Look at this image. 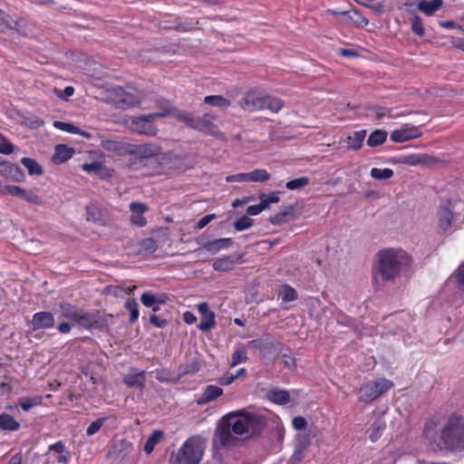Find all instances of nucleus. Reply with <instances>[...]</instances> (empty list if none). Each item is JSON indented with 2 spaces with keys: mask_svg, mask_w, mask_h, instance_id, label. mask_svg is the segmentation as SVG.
Wrapping results in <instances>:
<instances>
[{
  "mask_svg": "<svg viewBox=\"0 0 464 464\" xmlns=\"http://www.w3.org/2000/svg\"><path fill=\"white\" fill-rule=\"evenodd\" d=\"M267 425L266 416L241 409L222 416L216 424L212 436L214 459L223 464L224 458L245 440L259 436Z\"/></svg>",
  "mask_w": 464,
  "mask_h": 464,
  "instance_id": "1",
  "label": "nucleus"
},
{
  "mask_svg": "<svg viewBox=\"0 0 464 464\" xmlns=\"http://www.w3.org/2000/svg\"><path fill=\"white\" fill-rule=\"evenodd\" d=\"M377 257L375 274L384 282L393 281L411 263V256L402 249H382L378 252Z\"/></svg>",
  "mask_w": 464,
  "mask_h": 464,
  "instance_id": "2",
  "label": "nucleus"
},
{
  "mask_svg": "<svg viewBox=\"0 0 464 464\" xmlns=\"http://www.w3.org/2000/svg\"><path fill=\"white\" fill-rule=\"evenodd\" d=\"M61 308L63 316L70 320L73 325L102 332L109 330L107 316L102 315L100 311L84 312L70 304H61Z\"/></svg>",
  "mask_w": 464,
  "mask_h": 464,
  "instance_id": "3",
  "label": "nucleus"
},
{
  "mask_svg": "<svg viewBox=\"0 0 464 464\" xmlns=\"http://www.w3.org/2000/svg\"><path fill=\"white\" fill-rule=\"evenodd\" d=\"M440 449L461 450L464 448V419L452 415L441 430Z\"/></svg>",
  "mask_w": 464,
  "mask_h": 464,
  "instance_id": "4",
  "label": "nucleus"
},
{
  "mask_svg": "<svg viewBox=\"0 0 464 464\" xmlns=\"http://www.w3.org/2000/svg\"><path fill=\"white\" fill-rule=\"evenodd\" d=\"M204 454V447L199 438L187 440L175 455L171 456L173 464H198Z\"/></svg>",
  "mask_w": 464,
  "mask_h": 464,
  "instance_id": "5",
  "label": "nucleus"
},
{
  "mask_svg": "<svg viewBox=\"0 0 464 464\" xmlns=\"http://www.w3.org/2000/svg\"><path fill=\"white\" fill-rule=\"evenodd\" d=\"M392 386V382L386 379L366 382L359 390V401L371 402L385 393Z\"/></svg>",
  "mask_w": 464,
  "mask_h": 464,
  "instance_id": "6",
  "label": "nucleus"
},
{
  "mask_svg": "<svg viewBox=\"0 0 464 464\" xmlns=\"http://www.w3.org/2000/svg\"><path fill=\"white\" fill-rule=\"evenodd\" d=\"M124 150L126 155L134 156L140 162L148 160L160 153V148L154 143L131 144L128 143Z\"/></svg>",
  "mask_w": 464,
  "mask_h": 464,
  "instance_id": "7",
  "label": "nucleus"
},
{
  "mask_svg": "<svg viewBox=\"0 0 464 464\" xmlns=\"http://www.w3.org/2000/svg\"><path fill=\"white\" fill-rule=\"evenodd\" d=\"M155 119V117H149V114L135 117L130 121V129L139 134L155 136L158 131L153 123Z\"/></svg>",
  "mask_w": 464,
  "mask_h": 464,
  "instance_id": "8",
  "label": "nucleus"
},
{
  "mask_svg": "<svg viewBox=\"0 0 464 464\" xmlns=\"http://www.w3.org/2000/svg\"><path fill=\"white\" fill-rule=\"evenodd\" d=\"M133 451V445L126 440H116L112 442L107 456L113 461L124 460Z\"/></svg>",
  "mask_w": 464,
  "mask_h": 464,
  "instance_id": "9",
  "label": "nucleus"
},
{
  "mask_svg": "<svg viewBox=\"0 0 464 464\" xmlns=\"http://www.w3.org/2000/svg\"><path fill=\"white\" fill-rule=\"evenodd\" d=\"M421 131L420 127L411 124H403L401 128L391 132L390 139L396 143H402L411 140L420 138Z\"/></svg>",
  "mask_w": 464,
  "mask_h": 464,
  "instance_id": "10",
  "label": "nucleus"
},
{
  "mask_svg": "<svg viewBox=\"0 0 464 464\" xmlns=\"http://www.w3.org/2000/svg\"><path fill=\"white\" fill-rule=\"evenodd\" d=\"M2 194L11 195L21 199H24L29 203L40 206L43 204V199L41 197L36 195L32 190H25L23 188L15 185H8L5 186L1 188Z\"/></svg>",
  "mask_w": 464,
  "mask_h": 464,
  "instance_id": "11",
  "label": "nucleus"
},
{
  "mask_svg": "<svg viewBox=\"0 0 464 464\" xmlns=\"http://www.w3.org/2000/svg\"><path fill=\"white\" fill-rule=\"evenodd\" d=\"M270 179V174L264 169H256L248 173H237L226 178L227 182H265Z\"/></svg>",
  "mask_w": 464,
  "mask_h": 464,
  "instance_id": "12",
  "label": "nucleus"
},
{
  "mask_svg": "<svg viewBox=\"0 0 464 464\" xmlns=\"http://www.w3.org/2000/svg\"><path fill=\"white\" fill-rule=\"evenodd\" d=\"M248 345L258 350L262 356H266L275 353L279 345L270 334H265L261 338H257L248 342Z\"/></svg>",
  "mask_w": 464,
  "mask_h": 464,
  "instance_id": "13",
  "label": "nucleus"
},
{
  "mask_svg": "<svg viewBox=\"0 0 464 464\" xmlns=\"http://www.w3.org/2000/svg\"><path fill=\"white\" fill-rule=\"evenodd\" d=\"M198 310L201 314L200 323L198 328L202 332H208L216 326L215 313L209 310L208 303L203 302L198 304Z\"/></svg>",
  "mask_w": 464,
  "mask_h": 464,
  "instance_id": "14",
  "label": "nucleus"
},
{
  "mask_svg": "<svg viewBox=\"0 0 464 464\" xmlns=\"http://www.w3.org/2000/svg\"><path fill=\"white\" fill-rule=\"evenodd\" d=\"M54 322L51 312H37L33 315L31 325L33 331L45 330L53 327Z\"/></svg>",
  "mask_w": 464,
  "mask_h": 464,
  "instance_id": "15",
  "label": "nucleus"
},
{
  "mask_svg": "<svg viewBox=\"0 0 464 464\" xmlns=\"http://www.w3.org/2000/svg\"><path fill=\"white\" fill-rule=\"evenodd\" d=\"M263 104V96L255 92H246L240 101V106L250 112L262 110Z\"/></svg>",
  "mask_w": 464,
  "mask_h": 464,
  "instance_id": "16",
  "label": "nucleus"
},
{
  "mask_svg": "<svg viewBox=\"0 0 464 464\" xmlns=\"http://www.w3.org/2000/svg\"><path fill=\"white\" fill-rule=\"evenodd\" d=\"M242 255H231L221 258H218L214 261L212 266L215 271L227 272L234 269L237 264H240Z\"/></svg>",
  "mask_w": 464,
  "mask_h": 464,
  "instance_id": "17",
  "label": "nucleus"
},
{
  "mask_svg": "<svg viewBox=\"0 0 464 464\" xmlns=\"http://www.w3.org/2000/svg\"><path fill=\"white\" fill-rule=\"evenodd\" d=\"M168 297L164 294H153L151 292L143 293L140 296V301L143 305L151 307L154 313L160 310V304L166 303Z\"/></svg>",
  "mask_w": 464,
  "mask_h": 464,
  "instance_id": "18",
  "label": "nucleus"
},
{
  "mask_svg": "<svg viewBox=\"0 0 464 464\" xmlns=\"http://www.w3.org/2000/svg\"><path fill=\"white\" fill-rule=\"evenodd\" d=\"M213 119L209 113L204 114L202 117H198V123L195 126V130L205 134H210L218 136V127L213 123Z\"/></svg>",
  "mask_w": 464,
  "mask_h": 464,
  "instance_id": "19",
  "label": "nucleus"
},
{
  "mask_svg": "<svg viewBox=\"0 0 464 464\" xmlns=\"http://www.w3.org/2000/svg\"><path fill=\"white\" fill-rule=\"evenodd\" d=\"M157 108L160 109V111L149 113V117L164 118L168 116H172L175 118V112H179V110L176 109L171 105V103L164 99L157 100L156 102Z\"/></svg>",
  "mask_w": 464,
  "mask_h": 464,
  "instance_id": "20",
  "label": "nucleus"
},
{
  "mask_svg": "<svg viewBox=\"0 0 464 464\" xmlns=\"http://www.w3.org/2000/svg\"><path fill=\"white\" fill-rule=\"evenodd\" d=\"M231 238H218L202 244V248L208 253L215 255L221 249H227L233 245Z\"/></svg>",
  "mask_w": 464,
  "mask_h": 464,
  "instance_id": "21",
  "label": "nucleus"
},
{
  "mask_svg": "<svg viewBox=\"0 0 464 464\" xmlns=\"http://www.w3.org/2000/svg\"><path fill=\"white\" fill-rule=\"evenodd\" d=\"M223 394V390L216 385H208L198 399V404H206L215 401Z\"/></svg>",
  "mask_w": 464,
  "mask_h": 464,
  "instance_id": "22",
  "label": "nucleus"
},
{
  "mask_svg": "<svg viewBox=\"0 0 464 464\" xmlns=\"http://www.w3.org/2000/svg\"><path fill=\"white\" fill-rule=\"evenodd\" d=\"M74 154V150L72 148L68 147L67 145L59 144L55 146V151L53 156V161L55 164H61Z\"/></svg>",
  "mask_w": 464,
  "mask_h": 464,
  "instance_id": "23",
  "label": "nucleus"
},
{
  "mask_svg": "<svg viewBox=\"0 0 464 464\" xmlns=\"http://www.w3.org/2000/svg\"><path fill=\"white\" fill-rule=\"evenodd\" d=\"M267 399L276 404L285 405L290 401V395L285 390L273 389L267 392Z\"/></svg>",
  "mask_w": 464,
  "mask_h": 464,
  "instance_id": "24",
  "label": "nucleus"
},
{
  "mask_svg": "<svg viewBox=\"0 0 464 464\" xmlns=\"http://www.w3.org/2000/svg\"><path fill=\"white\" fill-rule=\"evenodd\" d=\"M443 5L442 0H431L426 1L421 0L418 4V9L421 13L425 14L428 16L432 15L435 12H437Z\"/></svg>",
  "mask_w": 464,
  "mask_h": 464,
  "instance_id": "25",
  "label": "nucleus"
},
{
  "mask_svg": "<svg viewBox=\"0 0 464 464\" xmlns=\"http://www.w3.org/2000/svg\"><path fill=\"white\" fill-rule=\"evenodd\" d=\"M295 206H285L283 210L269 218V221L274 225H282L287 222L289 217H294Z\"/></svg>",
  "mask_w": 464,
  "mask_h": 464,
  "instance_id": "26",
  "label": "nucleus"
},
{
  "mask_svg": "<svg viewBox=\"0 0 464 464\" xmlns=\"http://www.w3.org/2000/svg\"><path fill=\"white\" fill-rule=\"evenodd\" d=\"M123 383L130 388H141L145 383V372L141 371L124 376Z\"/></svg>",
  "mask_w": 464,
  "mask_h": 464,
  "instance_id": "27",
  "label": "nucleus"
},
{
  "mask_svg": "<svg viewBox=\"0 0 464 464\" xmlns=\"http://www.w3.org/2000/svg\"><path fill=\"white\" fill-rule=\"evenodd\" d=\"M388 133L384 130H376L372 131L367 139V145L374 148L380 146L387 140Z\"/></svg>",
  "mask_w": 464,
  "mask_h": 464,
  "instance_id": "28",
  "label": "nucleus"
},
{
  "mask_svg": "<svg viewBox=\"0 0 464 464\" xmlns=\"http://www.w3.org/2000/svg\"><path fill=\"white\" fill-rule=\"evenodd\" d=\"M164 438V432L160 430H153L144 444L143 450L147 454H150L155 446Z\"/></svg>",
  "mask_w": 464,
  "mask_h": 464,
  "instance_id": "29",
  "label": "nucleus"
},
{
  "mask_svg": "<svg viewBox=\"0 0 464 464\" xmlns=\"http://www.w3.org/2000/svg\"><path fill=\"white\" fill-rule=\"evenodd\" d=\"M20 428L18 421L8 413L0 414V430H17Z\"/></svg>",
  "mask_w": 464,
  "mask_h": 464,
  "instance_id": "30",
  "label": "nucleus"
},
{
  "mask_svg": "<svg viewBox=\"0 0 464 464\" xmlns=\"http://www.w3.org/2000/svg\"><path fill=\"white\" fill-rule=\"evenodd\" d=\"M386 429V422L382 418H378L374 420L370 428V439L372 441L378 440L383 430Z\"/></svg>",
  "mask_w": 464,
  "mask_h": 464,
  "instance_id": "31",
  "label": "nucleus"
},
{
  "mask_svg": "<svg viewBox=\"0 0 464 464\" xmlns=\"http://www.w3.org/2000/svg\"><path fill=\"white\" fill-rule=\"evenodd\" d=\"M263 102L262 110H269L273 112H277L284 106L282 100L268 95L263 96Z\"/></svg>",
  "mask_w": 464,
  "mask_h": 464,
  "instance_id": "32",
  "label": "nucleus"
},
{
  "mask_svg": "<svg viewBox=\"0 0 464 464\" xmlns=\"http://www.w3.org/2000/svg\"><path fill=\"white\" fill-rule=\"evenodd\" d=\"M21 163L26 168L29 175L41 176L44 172L42 166L32 158H23Z\"/></svg>",
  "mask_w": 464,
  "mask_h": 464,
  "instance_id": "33",
  "label": "nucleus"
},
{
  "mask_svg": "<svg viewBox=\"0 0 464 464\" xmlns=\"http://www.w3.org/2000/svg\"><path fill=\"white\" fill-rule=\"evenodd\" d=\"M175 119L180 122L185 123L188 127L195 130L198 117L193 116L191 112L179 111V112H175Z\"/></svg>",
  "mask_w": 464,
  "mask_h": 464,
  "instance_id": "34",
  "label": "nucleus"
},
{
  "mask_svg": "<svg viewBox=\"0 0 464 464\" xmlns=\"http://www.w3.org/2000/svg\"><path fill=\"white\" fill-rule=\"evenodd\" d=\"M365 136H366V130H359V131H354L352 136H349L347 138L349 148H351L354 150H360L362 146Z\"/></svg>",
  "mask_w": 464,
  "mask_h": 464,
  "instance_id": "35",
  "label": "nucleus"
},
{
  "mask_svg": "<svg viewBox=\"0 0 464 464\" xmlns=\"http://www.w3.org/2000/svg\"><path fill=\"white\" fill-rule=\"evenodd\" d=\"M204 102L219 108H227L230 105V102L222 95H208L204 98Z\"/></svg>",
  "mask_w": 464,
  "mask_h": 464,
  "instance_id": "36",
  "label": "nucleus"
},
{
  "mask_svg": "<svg viewBox=\"0 0 464 464\" xmlns=\"http://www.w3.org/2000/svg\"><path fill=\"white\" fill-rule=\"evenodd\" d=\"M124 307L130 312V324H134L140 315L138 302L134 298H129L125 302Z\"/></svg>",
  "mask_w": 464,
  "mask_h": 464,
  "instance_id": "37",
  "label": "nucleus"
},
{
  "mask_svg": "<svg viewBox=\"0 0 464 464\" xmlns=\"http://www.w3.org/2000/svg\"><path fill=\"white\" fill-rule=\"evenodd\" d=\"M452 216V212L448 208H441L439 212V227L447 230L451 225Z\"/></svg>",
  "mask_w": 464,
  "mask_h": 464,
  "instance_id": "38",
  "label": "nucleus"
},
{
  "mask_svg": "<svg viewBox=\"0 0 464 464\" xmlns=\"http://www.w3.org/2000/svg\"><path fill=\"white\" fill-rule=\"evenodd\" d=\"M136 288L135 285L129 287L128 290L123 287L117 285H109L105 288L104 293L109 295H113L114 297H122L124 295H130L131 292Z\"/></svg>",
  "mask_w": 464,
  "mask_h": 464,
  "instance_id": "39",
  "label": "nucleus"
},
{
  "mask_svg": "<svg viewBox=\"0 0 464 464\" xmlns=\"http://www.w3.org/2000/svg\"><path fill=\"white\" fill-rule=\"evenodd\" d=\"M309 184L310 179L308 177H300L286 182L285 188L289 190H300Z\"/></svg>",
  "mask_w": 464,
  "mask_h": 464,
  "instance_id": "40",
  "label": "nucleus"
},
{
  "mask_svg": "<svg viewBox=\"0 0 464 464\" xmlns=\"http://www.w3.org/2000/svg\"><path fill=\"white\" fill-rule=\"evenodd\" d=\"M42 402V398L38 396L34 397H22L19 399L18 404L24 411H28L34 406L39 405Z\"/></svg>",
  "mask_w": 464,
  "mask_h": 464,
  "instance_id": "41",
  "label": "nucleus"
},
{
  "mask_svg": "<svg viewBox=\"0 0 464 464\" xmlns=\"http://www.w3.org/2000/svg\"><path fill=\"white\" fill-rule=\"evenodd\" d=\"M370 175L372 179H378V180L389 179L393 176V170L389 168H385V169L372 168L371 169Z\"/></svg>",
  "mask_w": 464,
  "mask_h": 464,
  "instance_id": "42",
  "label": "nucleus"
},
{
  "mask_svg": "<svg viewBox=\"0 0 464 464\" xmlns=\"http://www.w3.org/2000/svg\"><path fill=\"white\" fill-rule=\"evenodd\" d=\"M279 295L281 296L282 300L285 303L295 301L298 297L297 292L288 285H283L279 293Z\"/></svg>",
  "mask_w": 464,
  "mask_h": 464,
  "instance_id": "43",
  "label": "nucleus"
},
{
  "mask_svg": "<svg viewBox=\"0 0 464 464\" xmlns=\"http://www.w3.org/2000/svg\"><path fill=\"white\" fill-rule=\"evenodd\" d=\"M12 30L16 31L23 36H27L29 34L27 23L22 18L16 20L11 18V31Z\"/></svg>",
  "mask_w": 464,
  "mask_h": 464,
  "instance_id": "44",
  "label": "nucleus"
},
{
  "mask_svg": "<svg viewBox=\"0 0 464 464\" xmlns=\"http://www.w3.org/2000/svg\"><path fill=\"white\" fill-rule=\"evenodd\" d=\"M126 146H128V143L113 141V140H107V141H105V143L103 145V147L106 150L116 151L120 155H126V153L124 152V150H127L125 148Z\"/></svg>",
  "mask_w": 464,
  "mask_h": 464,
  "instance_id": "45",
  "label": "nucleus"
},
{
  "mask_svg": "<svg viewBox=\"0 0 464 464\" xmlns=\"http://www.w3.org/2000/svg\"><path fill=\"white\" fill-rule=\"evenodd\" d=\"M253 224H254V220L252 218H250L248 216L245 215V216H242L240 218H238L234 223V227L237 231H243V230L247 229L250 227H252Z\"/></svg>",
  "mask_w": 464,
  "mask_h": 464,
  "instance_id": "46",
  "label": "nucleus"
},
{
  "mask_svg": "<svg viewBox=\"0 0 464 464\" xmlns=\"http://www.w3.org/2000/svg\"><path fill=\"white\" fill-rule=\"evenodd\" d=\"M53 126L57 130H63V131H65L68 133L80 132V129L77 126L73 125L72 123H69V122L55 121L53 122Z\"/></svg>",
  "mask_w": 464,
  "mask_h": 464,
  "instance_id": "47",
  "label": "nucleus"
},
{
  "mask_svg": "<svg viewBox=\"0 0 464 464\" xmlns=\"http://www.w3.org/2000/svg\"><path fill=\"white\" fill-rule=\"evenodd\" d=\"M411 31L418 36L421 37L424 35V27L422 20L419 15H415L411 21Z\"/></svg>",
  "mask_w": 464,
  "mask_h": 464,
  "instance_id": "48",
  "label": "nucleus"
},
{
  "mask_svg": "<svg viewBox=\"0 0 464 464\" xmlns=\"http://www.w3.org/2000/svg\"><path fill=\"white\" fill-rule=\"evenodd\" d=\"M424 155L412 154L409 156H403L400 159V162L410 166H416L423 162Z\"/></svg>",
  "mask_w": 464,
  "mask_h": 464,
  "instance_id": "49",
  "label": "nucleus"
},
{
  "mask_svg": "<svg viewBox=\"0 0 464 464\" xmlns=\"http://www.w3.org/2000/svg\"><path fill=\"white\" fill-rule=\"evenodd\" d=\"M246 351L245 349H237L232 353L231 366L234 367L239 363L246 362Z\"/></svg>",
  "mask_w": 464,
  "mask_h": 464,
  "instance_id": "50",
  "label": "nucleus"
},
{
  "mask_svg": "<svg viewBox=\"0 0 464 464\" xmlns=\"http://www.w3.org/2000/svg\"><path fill=\"white\" fill-rule=\"evenodd\" d=\"M0 31L7 33L11 31V17L0 9Z\"/></svg>",
  "mask_w": 464,
  "mask_h": 464,
  "instance_id": "51",
  "label": "nucleus"
},
{
  "mask_svg": "<svg viewBox=\"0 0 464 464\" xmlns=\"http://www.w3.org/2000/svg\"><path fill=\"white\" fill-rule=\"evenodd\" d=\"M106 420H107V418L103 417V418H100V419L96 420L95 421H92L88 426V428L86 430V434L88 436H92V435L95 434L101 429V427L105 423Z\"/></svg>",
  "mask_w": 464,
  "mask_h": 464,
  "instance_id": "52",
  "label": "nucleus"
},
{
  "mask_svg": "<svg viewBox=\"0 0 464 464\" xmlns=\"http://www.w3.org/2000/svg\"><path fill=\"white\" fill-rule=\"evenodd\" d=\"M280 362L285 368L291 371H295L296 369V361L292 355L282 353Z\"/></svg>",
  "mask_w": 464,
  "mask_h": 464,
  "instance_id": "53",
  "label": "nucleus"
},
{
  "mask_svg": "<svg viewBox=\"0 0 464 464\" xmlns=\"http://www.w3.org/2000/svg\"><path fill=\"white\" fill-rule=\"evenodd\" d=\"M8 168L12 172L10 175H8V177H10L13 180L16 182H22L24 180V174L18 166H8Z\"/></svg>",
  "mask_w": 464,
  "mask_h": 464,
  "instance_id": "54",
  "label": "nucleus"
},
{
  "mask_svg": "<svg viewBox=\"0 0 464 464\" xmlns=\"http://www.w3.org/2000/svg\"><path fill=\"white\" fill-rule=\"evenodd\" d=\"M82 168L87 173L100 174L103 169V166L100 162H92L83 164Z\"/></svg>",
  "mask_w": 464,
  "mask_h": 464,
  "instance_id": "55",
  "label": "nucleus"
},
{
  "mask_svg": "<svg viewBox=\"0 0 464 464\" xmlns=\"http://www.w3.org/2000/svg\"><path fill=\"white\" fill-rule=\"evenodd\" d=\"M121 102H122L123 108L133 107V106H136L137 104H139V102H140L138 98L130 93H123V96H122Z\"/></svg>",
  "mask_w": 464,
  "mask_h": 464,
  "instance_id": "56",
  "label": "nucleus"
},
{
  "mask_svg": "<svg viewBox=\"0 0 464 464\" xmlns=\"http://www.w3.org/2000/svg\"><path fill=\"white\" fill-rule=\"evenodd\" d=\"M304 447L303 445H298L295 451H294V454L292 455L291 457V463L292 464H298L299 462H301L304 459Z\"/></svg>",
  "mask_w": 464,
  "mask_h": 464,
  "instance_id": "57",
  "label": "nucleus"
},
{
  "mask_svg": "<svg viewBox=\"0 0 464 464\" xmlns=\"http://www.w3.org/2000/svg\"><path fill=\"white\" fill-rule=\"evenodd\" d=\"M141 246L148 252V253H154L157 248L158 245L155 239L153 238H145L141 242Z\"/></svg>",
  "mask_w": 464,
  "mask_h": 464,
  "instance_id": "58",
  "label": "nucleus"
},
{
  "mask_svg": "<svg viewBox=\"0 0 464 464\" xmlns=\"http://www.w3.org/2000/svg\"><path fill=\"white\" fill-rule=\"evenodd\" d=\"M131 215H142L148 210V207L143 203L131 202L130 205Z\"/></svg>",
  "mask_w": 464,
  "mask_h": 464,
  "instance_id": "59",
  "label": "nucleus"
},
{
  "mask_svg": "<svg viewBox=\"0 0 464 464\" xmlns=\"http://www.w3.org/2000/svg\"><path fill=\"white\" fill-rule=\"evenodd\" d=\"M0 139L3 140V142L0 143V153L11 154L14 150V146L10 141L5 140L1 134Z\"/></svg>",
  "mask_w": 464,
  "mask_h": 464,
  "instance_id": "60",
  "label": "nucleus"
},
{
  "mask_svg": "<svg viewBox=\"0 0 464 464\" xmlns=\"http://www.w3.org/2000/svg\"><path fill=\"white\" fill-rule=\"evenodd\" d=\"M149 320L152 325L158 328H164L169 324V320L160 318L158 315L154 314L150 316Z\"/></svg>",
  "mask_w": 464,
  "mask_h": 464,
  "instance_id": "61",
  "label": "nucleus"
},
{
  "mask_svg": "<svg viewBox=\"0 0 464 464\" xmlns=\"http://www.w3.org/2000/svg\"><path fill=\"white\" fill-rule=\"evenodd\" d=\"M455 278L459 288L464 291V262L456 270Z\"/></svg>",
  "mask_w": 464,
  "mask_h": 464,
  "instance_id": "62",
  "label": "nucleus"
},
{
  "mask_svg": "<svg viewBox=\"0 0 464 464\" xmlns=\"http://www.w3.org/2000/svg\"><path fill=\"white\" fill-rule=\"evenodd\" d=\"M292 424L296 430H302L306 428L307 420L302 416H297L293 419Z\"/></svg>",
  "mask_w": 464,
  "mask_h": 464,
  "instance_id": "63",
  "label": "nucleus"
},
{
  "mask_svg": "<svg viewBox=\"0 0 464 464\" xmlns=\"http://www.w3.org/2000/svg\"><path fill=\"white\" fill-rule=\"evenodd\" d=\"M214 218H215L214 214L204 216L198 221L197 228H198V229L204 228Z\"/></svg>",
  "mask_w": 464,
  "mask_h": 464,
  "instance_id": "64",
  "label": "nucleus"
}]
</instances>
